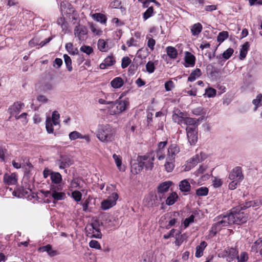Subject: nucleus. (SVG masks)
<instances>
[{
    "mask_svg": "<svg viewBox=\"0 0 262 262\" xmlns=\"http://www.w3.org/2000/svg\"><path fill=\"white\" fill-rule=\"evenodd\" d=\"M233 219L234 218L231 216L230 212L217 216L215 218L216 222L212 225L210 230L211 232L215 234L223 227H227L233 224Z\"/></svg>",
    "mask_w": 262,
    "mask_h": 262,
    "instance_id": "obj_1",
    "label": "nucleus"
},
{
    "mask_svg": "<svg viewBox=\"0 0 262 262\" xmlns=\"http://www.w3.org/2000/svg\"><path fill=\"white\" fill-rule=\"evenodd\" d=\"M97 137L101 142H112L114 139V133L112 127L108 124L99 126Z\"/></svg>",
    "mask_w": 262,
    "mask_h": 262,
    "instance_id": "obj_2",
    "label": "nucleus"
},
{
    "mask_svg": "<svg viewBox=\"0 0 262 262\" xmlns=\"http://www.w3.org/2000/svg\"><path fill=\"white\" fill-rule=\"evenodd\" d=\"M100 225L99 221L97 220L87 225L85 230L88 235L91 237L101 238L102 237V234L100 231Z\"/></svg>",
    "mask_w": 262,
    "mask_h": 262,
    "instance_id": "obj_3",
    "label": "nucleus"
},
{
    "mask_svg": "<svg viewBox=\"0 0 262 262\" xmlns=\"http://www.w3.org/2000/svg\"><path fill=\"white\" fill-rule=\"evenodd\" d=\"M242 210L240 208L236 207L230 212L231 216L234 218L232 220L233 224L241 225L247 222L248 215L244 212L241 211Z\"/></svg>",
    "mask_w": 262,
    "mask_h": 262,
    "instance_id": "obj_4",
    "label": "nucleus"
},
{
    "mask_svg": "<svg viewBox=\"0 0 262 262\" xmlns=\"http://www.w3.org/2000/svg\"><path fill=\"white\" fill-rule=\"evenodd\" d=\"M162 201V196L154 193L149 194L144 199L145 203L148 207L157 206Z\"/></svg>",
    "mask_w": 262,
    "mask_h": 262,
    "instance_id": "obj_5",
    "label": "nucleus"
},
{
    "mask_svg": "<svg viewBox=\"0 0 262 262\" xmlns=\"http://www.w3.org/2000/svg\"><path fill=\"white\" fill-rule=\"evenodd\" d=\"M112 104H113L112 108L115 107L112 111L113 114H118L126 110L128 105V102L127 100H121V96H120L115 102L113 101Z\"/></svg>",
    "mask_w": 262,
    "mask_h": 262,
    "instance_id": "obj_6",
    "label": "nucleus"
},
{
    "mask_svg": "<svg viewBox=\"0 0 262 262\" xmlns=\"http://www.w3.org/2000/svg\"><path fill=\"white\" fill-rule=\"evenodd\" d=\"M62 187L61 185H51L50 191L52 193V198L56 201L64 200L66 197V193L63 192H59L61 191Z\"/></svg>",
    "mask_w": 262,
    "mask_h": 262,
    "instance_id": "obj_7",
    "label": "nucleus"
},
{
    "mask_svg": "<svg viewBox=\"0 0 262 262\" xmlns=\"http://www.w3.org/2000/svg\"><path fill=\"white\" fill-rule=\"evenodd\" d=\"M118 199V195L117 193H113L112 195L106 200L103 201L101 204V209L103 210H107L116 204V201Z\"/></svg>",
    "mask_w": 262,
    "mask_h": 262,
    "instance_id": "obj_8",
    "label": "nucleus"
},
{
    "mask_svg": "<svg viewBox=\"0 0 262 262\" xmlns=\"http://www.w3.org/2000/svg\"><path fill=\"white\" fill-rule=\"evenodd\" d=\"M238 253V250L236 248L227 247L219 255H221V257L226 258L227 260L230 261L236 259Z\"/></svg>",
    "mask_w": 262,
    "mask_h": 262,
    "instance_id": "obj_9",
    "label": "nucleus"
},
{
    "mask_svg": "<svg viewBox=\"0 0 262 262\" xmlns=\"http://www.w3.org/2000/svg\"><path fill=\"white\" fill-rule=\"evenodd\" d=\"M56 164L58 165L60 169H64L72 165L73 164V160L70 156L63 155L56 161Z\"/></svg>",
    "mask_w": 262,
    "mask_h": 262,
    "instance_id": "obj_10",
    "label": "nucleus"
},
{
    "mask_svg": "<svg viewBox=\"0 0 262 262\" xmlns=\"http://www.w3.org/2000/svg\"><path fill=\"white\" fill-rule=\"evenodd\" d=\"M186 130L188 142L191 145H194L198 141L197 128L187 126Z\"/></svg>",
    "mask_w": 262,
    "mask_h": 262,
    "instance_id": "obj_11",
    "label": "nucleus"
},
{
    "mask_svg": "<svg viewBox=\"0 0 262 262\" xmlns=\"http://www.w3.org/2000/svg\"><path fill=\"white\" fill-rule=\"evenodd\" d=\"M180 151V148L178 145L176 144H171L167 149L166 160L169 161L175 160L176 156Z\"/></svg>",
    "mask_w": 262,
    "mask_h": 262,
    "instance_id": "obj_12",
    "label": "nucleus"
},
{
    "mask_svg": "<svg viewBox=\"0 0 262 262\" xmlns=\"http://www.w3.org/2000/svg\"><path fill=\"white\" fill-rule=\"evenodd\" d=\"M228 178L230 180H234L241 182L244 179L242 168L237 166L233 168L229 174Z\"/></svg>",
    "mask_w": 262,
    "mask_h": 262,
    "instance_id": "obj_13",
    "label": "nucleus"
},
{
    "mask_svg": "<svg viewBox=\"0 0 262 262\" xmlns=\"http://www.w3.org/2000/svg\"><path fill=\"white\" fill-rule=\"evenodd\" d=\"M140 159L143 163L146 169L151 170L154 167V156L152 154L148 156H140Z\"/></svg>",
    "mask_w": 262,
    "mask_h": 262,
    "instance_id": "obj_14",
    "label": "nucleus"
},
{
    "mask_svg": "<svg viewBox=\"0 0 262 262\" xmlns=\"http://www.w3.org/2000/svg\"><path fill=\"white\" fill-rule=\"evenodd\" d=\"M24 107V103L21 102H15L8 108V112L12 116H16L18 115L21 110Z\"/></svg>",
    "mask_w": 262,
    "mask_h": 262,
    "instance_id": "obj_15",
    "label": "nucleus"
},
{
    "mask_svg": "<svg viewBox=\"0 0 262 262\" xmlns=\"http://www.w3.org/2000/svg\"><path fill=\"white\" fill-rule=\"evenodd\" d=\"M184 61V65L186 68L193 67L195 65V57L192 54L187 51L185 53Z\"/></svg>",
    "mask_w": 262,
    "mask_h": 262,
    "instance_id": "obj_16",
    "label": "nucleus"
},
{
    "mask_svg": "<svg viewBox=\"0 0 262 262\" xmlns=\"http://www.w3.org/2000/svg\"><path fill=\"white\" fill-rule=\"evenodd\" d=\"M206 158V155L202 152L196 154L189 160V163L191 164L190 166L193 167L198 163L204 161Z\"/></svg>",
    "mask_w": 262,
    "mask_h": 262,
    "instance_id": "obj_17",
    "label": "nucleus"
},
{
    "mask_svg": "<svg viewBox=\"0 0 262 262\" xmlns=\"http://www.w3.org/2000/svg\"><path fill=\"white\" fill-rule=\"evenodd\" d=\"M172 184L171 181H165L160 183L157 188L158 195L163 197L162 194L167 192Z\"/></svg>",
    "mask_w": 262,
    "mask_h": 262,
    "instance_id": "obj_18",
    "label": "nucleus"
},
{
    "mask_svg": "<svg viewBox=\"0 0 262 262\" xmlns=\"http://www.w3.org/2000/svg\"><path fill=\"white\" fill-rule=\"evenodd\" d=\"M138 162H135L131 165L130 171L134 174L139 173L143 168L144 164L139 158Z\"/></svg>",
    "mask_w": 262,
    "mask_h": 262,
    "instance_id": "obj_19",
    "label": "nucleus"
},
{
    "mask_svg": "<svg viewBox=\"0 0 262 262\" xmlns=\"http://www.w3.org/2000/svg\"><path fill=\"white\" fill-rule=\"evenodd\" d=\"M38 251L40 252H47L48 255L51 257H53L58 254L57 251L53 250L52 246L50 245L40 247L38 248Z\"/></svg>",
    "mask_w": 262,
    "mask_h": 262,
    "instance_id": "obj_20",
    "label": "nucleus"
},
{
    "mask_svg": "<svg viewBox=\"0 0 262 262\" xmlns=\"http://www.w3.org/2000/svg\"><path fill=\"white\" fill-rule=\"evenodd\" d=\"M4 182L7 185H14L17 182L16 174L12 173L11 174L5 173L4 176Z\"/></svg>",
    "mask_w": 262,
    "mask_h": 262,
    "instance_id": "obj_21",
    "label": "nucleus"
},
{
    "mask_svg": "<svg viewBox=\"0 0 262 262\" xmlns=\"http://www.w3.org/2000/svg\"><path fill=\"white\" fill-rule=\"evenodd\" d=\"M74 34L79 40H83V36L86 34V29L83 26H77L74 29Z\"/></svg>",
    "mask_w": 262,
    "mask_h": 262,
    "instance_id": "obj_22",
    "label": "nucleus"
},
{
    "mask_svg": "<svg viewBox=\"0 0 262 262\" xmlns=\"http://www.w3.org/2000/svg\"><path fill=\"white\" fill-rule=\"evenodd\" d=\"M50 179L52 182L51 185H58L62 181V176L58 172H54L51 173Z\"/></svg>",
    "mask_w": 262,
    "mask_h": 262,
    "instance_id": "obj_23",
    "label": "nucleus"
},
{
    "mask_svg": "<svg viewBox=\"0 0 262 262\" xmlns=\"http://www.w3.org/2000/svg\"><path fill=\"white\" fill-rule=\"evenodd\" d=\"M115 62V60L113 56H108L104 59L103 62L100 64L99 67L101 69H105L107 67L113 65Z\"/></svg>",
    "mask_w": 262,
    "mask_h": 262,
    "instance_id": "obj_24",
    "label": "nucleus"
},
{
    "mask_svg": "<svg viewBox=\"0 0 262 262\" xmlns=\"http://www.w3.org/2000/svg\"><path fill=\"white\" fill-rule=\"evenodd\" d=\"M69 138L71 140H75L77 139H84L86 141L89 142L90 139V137L88 135H82L80 133L77 131H73L70 133L69 134Z\"/></svg>",
    "mask_w": 262,
    "mask_h": 262,
    "instance_id": "obj_25",
    "label": "nucleus"
},
{
    "mask_svg": "<svg viewBox=\"0 0 262 262\" xmlns=\"http://www.w3.org/2000/svg\"><path fill=\"white\" fill-rule=\"evenodd\" d=\"M203 26L200 23L193 24L190 28L192 35L197 36L202 32Z\"/></svg>",
    "mask_w": 262,
    "mask_h": 262,
    "instance_id": "obj_26",
    "label": "nucleus"
},
{
    "mask_svg": "<svg viewBox=\"0 0 262 262\" xmlns=\"http://www.w3.org/2000/svg\"><path fill=\"white\" fill-rule=\"evenodd\" d=\"M179 188L182 192H188L190 191L191 186L188 180L185 179L180 182Z\"/></svg>",
    "mask_w": 262,
    "mask_h": 262,
    "instance_id": "obj_27",
    "label": "nucleus"
},
{
    "mask_svg": "<svg viewBox=\"0 0 262 262\" xmlns=\"http://www.w3.org/2000/svg\"><path fill=\"white\" fill-rule=\"evenodd\" d=\"M207 246L206 242L203 241L200 244L196 247L195 256L196 257H201L203 255V251Z\"/></svg>",
    "mask_w": 262,
    "mask_h": 262,
    "instance_id": "obj_28",
    "label": "nucleus"
},
{
    "mask_svg": "<svg viewBox=\"0 0 262 262\" xmlns=\"http://www.w3.org/2000/svg\"><path fill=\"white\" fill-rule=\"evenodd\" d=\"M111 85L115 89H119L123 85L124 82L122 78L117 77L115 78L111 82Z\"/></svg>",
    "mask_w": 262,
    "mask_h": 262,
    "instance_id": "obj_29",
    "label": "nucleus"
},
{
    "mask_svg": "<svg viewBox=\"0 0 262 262\" xmlns=\"http://www.w3.org/2000/svg\"><path fill=\"white\" fill-rule=\"evenodd\" d=\"M250 45L248 42H246L242 46V49L240 51L239 58L243 60L246 57L248 51L249 50Z\"/></svg>",
    "mask_w": 262,
    "mask_h": 262,
    "instance_id": "obj_30",
    "label": "nucleus"
},
{
    "mask_svg": "<svg viewBox=\"0 0 262 262\" xmlns=\"http://www.w3.org/2000/svg\"><path fill=\"white\" fill-rule=\"evenodd\" d=\"M202 74L201 71L200 69H196L193 71L190 74L188 78V81L192 82L196 80V79L199 77Z\"/></svg>",
    "mask_w": 262,
    "mask_h": 262,
    "instance_id": "obj_31",
    "label": "nucleus"
},
{
    "mask_svg": "<svg viewBox=\"0 0 262 262\" xmlns=\"http://www.w3.org/2000/svg\"><path fill=\"white\" fill-rule=\"evenodd\" d=\"M183 123L189 127H195V128H197L198 127L197 120L195 118L186 117L184 120Z\"/></svg>",
    "mask_w": 262,
    "mask_h": 262,
    "instance_id": "obj_32",
    "label": "nucleus"
},
{
    "mask_svg": "<svg viewBox=\"0 0 262 262\" xmlns=\"http://www.w3.org/2000/svg\"><path fill=\"white\" fill-rule=\"evenodd\" d=\"M252 103L254 105V111H256L259 107L262 106V94H259L255 99L252 100Z\"/></svg>",
    "mask_w": 262,
    "mask_h": 262,
    "instance_id": "obj_33",
    "label": "nucleus"
},
{
    "mask_svg": "<svg viewBox=\"0 0 262 262\" xmlns=\"http://www.w3.org/2000/svg\"><path fill=\"white\" fill-rule=\"evenodd\" d=\"M166 52L167 55L171 59H175L177 57L178 52L175 48L168 46L166 48Z\"/></svg>",
    "mask_w": 262,
    "mask_h": 262,
    "instance_id": "obj_34",
    "label": "nucleus"
},
{
    "mask_svg": "<svg viewBox=\"0 0 262 262\" xmlns=\"http://www.w3.org/2000/svg\"><path fill=\"white\" fill-rule=\"evenodd\" d=\"M93 18L98 22L101 24H105L107 20L106 16L103 14L98 13L93 15Z\"/></svg>",
    "mask_w": 262,
    "mask_h": 262,
    "instance_id": "obj_35",
    "label": "nucleus"
},
{
    "mask_svg": "<svg viewBox=\"0 0 262 262\" xmlns=\"http://www.w3.org/2000/svg\"><path fill=\"white\" fill-rule=\"evenodd\" d=\"M178 196L176 192H172L166 200V204L167 205H173L177 201Z\"/></svg>",
    "mask_w": 262,
    "mask_h": 262,
    "instance_id": "obj_36",
    "label": "nucleus"
},
{
    "mask_svg": "<svg viewBox=\"0 0 262 262\" xmlns=\"http://www.w3.org/2000/svg\"><path fill=\"white\" fill-rule=\"evenodd\" d=\"M236 259L237 262H246L249 259V255L246 252H242L239 255L237 254Z\"/></svg>",
    "mask_w": 262,
    "mask_h": 262,
    "instance_id": "obj_37",
    "label": "nucleus"
},
{
    "mask_svg": "<svg viewBox=\"0 0 262 262\" xmlns=\"http://www.w3.org/2000/svg\"><path fill=\"white\" fill-rule=\"evenodd\" d=\"M174 163L175 160L169 161L168 160H166V162L164 165L166 171L168 172H171L175 166Z\"/></svg>",
    "mask_w": 262,
    "mask_h": 262,
    "instance_id": "obj_38",
    "label": "nucleus"
},
{
    "mask_svg": "<svg viewBox=\"0 0 262 262\" xmlns=\"http://www.w3.org/2000/svg\"><path fill=\"white\" fill-rule=\"evenodd\" d=\"M175 236V245L177 246H180L182 244L183 242L185 239V235L181 234L180 232H179L178 233H176Z\"/></svg>",
    "mask_w": 262,
    "mask_h": 262,
    "instance_id": "obj_39",
    "label": "nucleus"
},
{
    "mask_svg": "<svg viewBox=\"0 0 262 262\" xmlns=\"http://www.w3.org/2000/svg\"><path fill=\"white\" fill-rule=\"evenodd\" d=\"M97 46L98 49L101 52H105L107 50L106 43L104 39H99L97 43Z\"/></svg>",
    "mask_w": 262,
    "mask_h": 262,
    "instance_id": "obj_40",
    "label": "nucleus"
},
{
    "mask_svg": "<svg viewBox=\"0 0 262 262\" xmlns=\"http://www.w3.org/2000/svg\"><path fill=\"white\" fill-rule=\"evenodd\" d=\"M53 122L50 117H47L46 121V128L49 134L53 133Z\"/></svg>",
    "mask_w": 262,
    "mask_h": 262,
    "instance_id": "obj_41",
    "label": "nucleus"
},
{
    "mask_svg": "<svg viewBox=\"0 0 262 262\" xmlns=\"http://www.w3.org/2000/svg\"><path fill=\"white\" fill-rule=\"evenodd\" d=\"M63 58L68 70L70 72L72 71L73 68L72 66V60L70 57L67 54H64L63 55Z\"/></svg>",
    "mask_w": 262,
    "mask_h": 262,
    "instance_id": "obj_42",
    "label": "nucleus"
},
{
    "mask_svg": "<svg viewBox=\"0 0 262 262\" xmlns=\"http://www.w3.org/2000/svg\"><path fill=\"white\" fill-rule=\"evenodd\" d=\"M113 159H114L116 164L118 167V168L120 170H124L122 168V159L121 157L120 156L117 155L116 154H114L113 156Z\"/></svg>",
    "mask_w": 262,
    "mask_h": 262,
    "instance_id": "obj_43",
    "label": "nucleus"
},
{
    "mask_svg": "<svg viewBox=\"0 0 262 262\" xmlns=\"http://www.w3.org/2000/svg\"><path fill=\"white\" fill-rule=\"evenodd\" d=\"M228 37V33L227 31H222L219 33L217 37V41L219 42H223Z\"/></svg>",
    "mask_w": 262,
    "mask_h": 262,
    "instance_id": "obj_44",
    "label": "nucleus"
},
{
    "mask_svg": "<svg viewBox=\"0 0 262 262\" xmlns=\"http://www.w3.org/2000/svg\"><path fill=\"white\" fill-rule=\"evenodd\" d=\"M154 14V9L152 7H149L143 14V17L144 20H147L152 16Z\"/></svg>",
    "mask_w": 262,
    "mask_h": 262,
    "instance_id": "obj_45",
    "label": "nucleus"
},
{
    "mask_svg": "<svg viewBox=\"0 0 262 262\" xmlns=\"http://www.w3.org/2000/svg\"><path fill=\"white\" fill-rule=\"evenodd\" d=\"M41 90L44 92L51 91L53 89V84L51 82H45L41 86Z\"/></svg>",
    "mask_w": 262,
    "mask_h": 262,
    "instance_id": "obj_46",
    "label": "nucleus"
},
{
    "mask_svg": "<svg viewBox=\"0 0 262 262\" xmlns=\"http://www.w3.org/2000/svg\"><path fill=\"white\" fill-rule=\"evenodd\" d=\"M208 193V189L205 187H202L196 190V194L198 196H206Z\"/></svg>",
    "mask_w": 262,
    "mask_h": 262,
    "instance_id": "obj_47",
    "label": "nucleus"
},
{
    "mask_svg": "<svg viewBox=\"0 0 262 262\" xmlns=\"http://www.w3.org/2000/svg\"><path fill=\"white\" fill-rule=\"evenodd\" d=\"M60 115L57 111H54L52 113L51 121L53 124L56 126L59 124L58 120L59 119Z\"/></svg>",
    "mask_w": 262,
    "mask_h": 262,
    "instance_id": "obj_48",
    "label": "nucleus"
},
{
    "mask_svg": "<svg viewBox=\"0 0 262 262\" xmlns=\"http://www.w3.org/2000/svg\"><path fill=\"white\" fill-rule=\"evenodd\" d=\"M146 69L149 74L154 73L155 70L154 63L151 61H149L146 64Z\"/></svg>",
    "mask_w": 262,
    "mask_h": 262,
    "instance_id": "obj_49",
    "label": "nucleus"
},
{
    "mask_svg": "<svg viewBox=\"0 0 262 262\" xmlns=\"http://www.w3.org/2000/svg\"><path fill=\"white\" fill-rule=\"evenodd\" d=\"M80 51L85 53L87 55H89L93 52V49L92 47L89 46L83 45L80 48Z\"/></svg>",
    "mask_w": 262,
    "mask_h": 262,
    "instance_id": "obj_50",
    "label": "nucleus"
},
{
    "mask_svg": "<svg viewBox=\"0 0 262 262\" xmlns=\"http://www.w3.org/2000/svg\"><path fill=\"white\" fill-rule=\"evenodd\" d=\"M233 52L234 50L233 49L230 48H228L223 52L222 54L223 57L225 59H228L233 54Z\"/></svg>",
    "mask_w": 262,
    "mask_h": 262,
    "instance_id": "obj_51",
    "label": "nucleus"
},
{
    "mask_svg": "<svg viewBox=\"0 0 262 262\" xmlns=\"http://www.w3.org/2000/svg\"><path fill=\"white\" fill-rule=\"evenodd\" d=\"M216 91L215 89L209 88L205 90V95H206L208 97H213L216 95Z\"/></svg>",
    "mask_w": 262,
    "mask_h": 262,
    "instance_id": "obj_52",
    "label": "nucleus"
},
{
    "mask_svg": "<svg viewBox=\"0 0 262 262\" xmlns=\"http://www.w3.org/2000/svg\"><path fill=\"white\" fill-rule=\"evenodd\" d=\"M72 197L78 202L81 200L82 194L80 191L75 190L72 192Z\"/></svg>",
    "mask_w": 262,
    "mask_h": 262,
    "instance_id": "obj_53",
    "label": "nucleus"
},
{
    "mask_svg": "<svg viewBox=\"0 0 262 262\" xmlns=\"http://www.w3.org/2000/svg\"><path fill=\"white\" fill-rule=\"evenodd\" d=\"M131 60L130 59L127 57H124L122 59V63H121V67L123 69H125L127 68L128 65L130 63Z\"/></svg>",
    "mask_w": 262,
    "mask_h": 262,
    "instance_id": "obj_54",
    "label": "nucleus"
},
{
    "mask_svg": "<svg viewBox=\"0 0 262 262\" xmlns=\"http://www.w3.org/2000/svg\"><path fill=\"white\" fill-rule=\"evenodd\" d=\"M89 246L92 248L100 250L101 247L99 242L96 240H91L89 243Z\"/></svg>",
    "mask_w": 262,
    "mask_h": 262,
    "instance_id": "obj_55",
    "label": "nucleus"
},
{
    "mask_svg": "<svg viewBox=\"0 0 262 262\" xmlns=\"http://www.w3.org/2000/svg\"><path fill=\"white\" fill-rule=\"evenodd\" d=\"M194 216L193 215H191L187 218H186L184 221V226L185 228L188 227L190 223H192L194 222Z\"/></svg>",
    "mask_w": 262,
    "mask_h": 262,
    "instance_id": "obj_56",
    "label": "nucleus"
},
{
    "mask_svg": "<svg viewBox=\"0 0 262 262\" xmlns=\"http://www.w3.org/2000/svg\"><path fill=\"white\" fill-rule=\"evenodd\" d=\"M232 181L229 184L228 187L231 190H234L238 185H239L241 181L234 180H231Z\"/></svg>",
    "mask_w": 262,
    "mask_h": 262,
    "instance_id": "obj_57",
    "label": "nucleus"
},
{
    "mask_svg": "<svg viewBox=\"0 0 262 262\" xmlns=\"http://www.w3.org/2000/svg\"><path fill=\"white\" fill-rule=\"evenodd\" d=\"M172 120L177 123L179 124H181L183 123L184 120L180 117V116H178L174 112H173V115L172 116Z\"/></svg>",
    "mask_w": 262,
    "mask_h": 262,
    "instance_id": "obj_58",
    "label": "nucleus"
},
{
    "mask_svg": "<svg viewBox=\"0 0 262 262\" xmlns=\"http://www.w3.org/2000/svg\"><path fill=\"white\" fill-rule=\"evenodd\" d=\"M156 156L159 160H162L166 159V156L164 154V150L157 149Z\"/></svg>",
    "mask_w": 262,
    "mask_h": 262,
    "instance_id": "obj_59",
    "label": "nucleus"
},
{
    "mask_svg": "<svg viewBox=\"0 0 262 262\" xmlns=\"http://www.w3.org/2000/svg\"><path fill=\"white\" fill-rule=\"evenodd\" d=\"M90 28L91 30V31L95 35H100L101 33V31L98 29L96 26L93 24H91L90 25Z\"/></svg>",
    "mask_w": 262,
    "mask_h": 262,
    "instance_id": "obj_60",
    "label": "nucleus"
},
{
    "mask_svg": "<svg viewBox=\"0 0 262 262\" xmlns=\"http://www.w3.org/2000/svg\"><path fill=\"white\" fill-rule=\"evenodd\" d=\"M141 262H154V259L152 257L145 253L143 255Z\"/></svg>",
    "mask_w": 262,
    "mask_h": 262,
    "instance_id": "obj_61",
    "label": "nucleus"
},
{
    "mask_svg": "<svg viewBox=\"0 0 262 262\" xmlns=\"http://www.w3.org/2000/svg\"><path fill=\"white\" fill-rule=\"evenodd\" d=\"M173 82L171 80H169L165 83V89L166 91H170L173 88Z\"/></svg>",
    "mask_w": 262,
    "mask_h": 262,
    "instance_id": "obj_62",
    "label": "nucleus"
},
{
    "mask_svg": "<svg viewBox=\"0 0 262 262\" xmlns=\"http://www.w3.org/2000/svg\"><path fill=\"white\" fill-rule=\"evenodd\" d=\"M62 64V60L60 58H56L53 63V66L55 68H59Z\"/></svg>",
    "mask_w": 262,
    "mask_h": 262,
    "instance_id": "obj_63",
    "label": "nucleus"
},
{
    "mask_svg": "<svg viewBox=\"0 0 262 262\" xmlns=\"http://www.w3.org/2000/svg\"><path fill=\"white\" fill-rule=\"evenodd\" d=\"M39 40L38 37H34L29 42V46L31 47L39 45Z\"/></svg>",
    "mask_w": 262,
    "mask_h": 262,
    "instance_id": "obj_64",
    "label": "nucleus"
}]
</instances>
